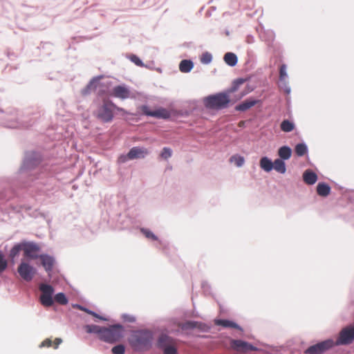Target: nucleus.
Segmentation results:
<instances>
[{
	"label": "nucleus",
	"instance_id": "obj_33",
	"mask_svg": "<svg viewBox=\"0 0 354 354\" xmlns=\"http://www.w3.org/2000/svg\"><path fill=\"white\" fill-rule=\"evenodd\" d=\"M142 233L148 239H151L153 241L158 240V237L149 230L142 228L141 229Z\"/></svg>",
	"mask_w": 354,
	"mask_h": 354
},
{
	"label": "nucleus",
	"instance_id": "obj_4",
	"mask_svg": "<svg viewBox=\"0 0 354 354\" xmlns=\"http://www.w3.org/2000/svg\"><path fill=\"white\" fill-rule=\"evenodd\" d=\"M123 333L124 328L120 324L112 325L109 328L104 327L101 340L109 343H113L119 341L123 337Z\"/></svg>",
	"mask_w": 354,
	"mask_h": 354
},
{
	"label": "nucleus",
	"instance_id": "obj_17",
	"mask_svg": "<svg viewBox=\"0 0 354 354\" xmlns=\"http://www.w3.org/2000/svg\"><path fill=\"white\" fill-rule=\"evenodd\" d=\"M303 180L306 184L311 185L317 180V176L313 171L307 169L303 174Z\"/></svg>",
	"mask_w": 354,
	"mask_h": 354
},
{
	"label": "nucleus",
	"instance_id": "obj_31",
	"mask_svg": "<svg viewBox=\"0 0 354 354\" xmlns=\"http://www.w3.org/2000/svg\"><path fill=\"white\" fill-rule=\"evenodd\" d=\"M245 82V80L242 78L237 79L234 81L232 88L230 89V93L235 92L238 90L239 87Z\"/></svg>",
	"mask_w": 354,
	"mask_h": 354
},
{
	"label": "nucleus",
	"instance_id": "obj_15",
	"mask_svg": "<svg viewBox=\"0 0 354 354\" xmlns=\"http://www.w3.org/2000/svg\"><path fill=\"white\" fill-rule=\"evenodd\" d=\"M41 260V265L45 268L46 272H50L53 268L54 265V259L46 254L39 255V257Z\"/></svg>",
	"mask_w": 354,
	"mask_h": 354
},
{
	"label": "nucleus",
	"instance_id": "obj_44",
	"mask_svg": "<svg viewBox=\"0 0 354 354\" xmlns=\"http://www.w3.org/2000/svg\"><path fill=\"white\" fill-rule=\"evenodd\" d=\"M118 111V112L121 113L122 115H129V113L127 112L126 110H124L123 108H121V107H119V106H117L115 107V111Z\"/></svg>",
	"mask_w": 354,
	"mask_h": 354
},
{
	"label": "nucleus",
	"instance_id": "obj_20",
	"mask_svg": "<svg viewBox=\"0 0 354 354\" xmlns=\"http://www.w3.org/2000/svg\"><path fill=\"white\" fill-rule=\"evenodd\" d=\"M292 150L289 147L283 146L279 149L278 155L279 159L288 160L291 157Z\"/></svg>",
	"mask_w": 354,
	"mask_h": 354
},
{
	"label": "nucleus",
	"instance_id": "obj_36",
	"mask_svg": "<svg viewBox=\"0 0 354 354\" xmlns=\"http://www.w3.org/2000/svg\"><path fill=\"white\" fill-rule=\"evenodd\" d=\"M76 306H77V308L78 309L84 310V311L86 312L87 313H88V314H90V315H93V316H94V317H97V318H98L100 319L106 320L105 318H104V317L97 315L95 313H94V312H93L91 310H88V309H86V308H84V307H82V306H81L80 305H77Z\"/></svg>",
	"mask_w": 354,
	"mask_h": 354
},
{
	"label": "nucleus",
	"instance_id": "obj_22",
	"mask_svg": "<svg viewBox=\"0 0 354 354\" xmlns=\"http://www.w3.org/2000/svg\"><path fill=\"white\" fill-rule=\"evenodd\" d=\"M330 192V187L326 183H319L317 186V192L322 196H327Z\"/></svg>",
	"mask_w": 354,
	"mask_h": 354
},
{
	"label": "nucleus",
	"instance_id": "obj_34",
	"mask_svg": "<svg viewBox=\"0 0 354 354\" xmlns=\"http://www.w3.org/2000/svg\"><path fill=\"white\" fill-rule=\"evenodd\" d=\"M111 351L113 354H124L125 348L122 344H119L113 347Z\"/></svg>",
	"mask_w": 354,
	"mask_h": 354
},
{
	"label": "nucleus",
	"instance_id": "obj_23",
	"mask_svg": "<svg viewBox=\"0 0 354 354\" xmlns=\"http://www.w3.org/2000/svg\"><path fill=\"white\" fill-rule=\"evenodd\" d=\"M260 167L266 171H270L273 169V162L267 157L260 160Z\"/></svg>",
	"mask_w": 354,
	"mask_h": 354
},
{
	"label": "nucleus",
	"instance_id": "obj_38",
	"mask_svg": "<svg viewBox=\"0 0 354 354\" xmlns=\"http://www.w3.org/2000/svg\"><path fill=\"white\" fill-rule=\"evenodd\" d=\"M95 83H94V82H91L89 84H88L87 86L84 89L82 90V95H88L91 90H93L95 88Z\"/></svg>",
	"mask_w": 354,
	"mask_h": 354
},
{
	"label": "nucleus",
	"instance_id": "obj_9",
	"mask_svg": "<svg viewBox=\"0 0 354 354\" xmlns=\"http://www.w3.org/2000/svg\"><path fill=\"white\" fill-rule=\"evenodd\" d=\"M110 95L121 100L136 97V94L124 84L114 86L111 91Z\"/></svg>",
	"mask_w": 354,
	"mask_h": 354
},
{
	"label": "nucleus",
	"instance_id": "obj_30",
	"mask_svg": "<svg viewBox=\"0 0 354 354\" xmlns=\"http://www.w3.org/2000/svg\"><path fill=\"white\" fill-rule=\"evenodd\" d=\"M55 300L56 302L62 305H65L68 303V299L66 295L62 292L57 293L55 296Z\"/></svg>",
	"mask_w": 354,
	"mask_h": 354
},
{
	"label": "nucleus",
	"instance_id": "obj_29",
	"mask_svg": "<svg viewBox=\"0 0 354 354\" xmlns=\"http://www.w3.org/2000/svg\"><path fill=\"white\" fill-rule=\"evenodd\" d=\"M230 162H234L237 167H241L245 162L244 158L239 155H234L230 158Z\"/></svg>",
	"mask_w": 354,
	"mask_h": 354
},
{
	"label": "nucleus",
	"instance_id": "obj_40",
	"mask_svg": "<svg viewBox=\"0 0 354 354\" xmlns=\"http://www.w3.org/2000/svg\"><path fill=\"white\" fill-rule=\"evenodd\" d=\"M131 59L137 66H142V61L136 55H132L131 57Z\"/></svg>",
	"mask_w": 354,
	"mask_h": 354
},
{
	"label": "nucleus",
	"instance_id": "obj_24",
	"mask_svg": "<svg viewBox=\"0 0 354 354\" xmlns=\"http://www.w3.org/2000/svg\"><path fill=\"white\" fill-rule=\"evenodd\" d=\"M223 59H224L225 62L230 66H234L237 63V57L233 53H225Z\"/></svg>",
	"mask_w": 354,
	"mask_h": 354
},
{
	"label": "nucleus",
	"instance_id": "obj_26",
	"mask_svg": "<svg viewBox=\"0 0 354 354\" xmlns=\"http://www.w3.org/2000/svg\"><path fill=\"white\" fill-rule=\"evenodd\" d=\"M104 327H101L97 325H86L85 326L86 331L88 333H96L99 335V338L101 339L102 334V329Z\"/></svg>",
	"mask_w": 354,
	"mask_h": 354
},
{
	"label": "nucleus",
	"instance_id": "obj_41",
	"mask_svg": "<svg viewBox=\"0 0 354 354\" xmlns=\"http://www.w3.org/2000/svg\"><path fill=\"white\" fill-rule=\"evenodd\" d=\"M20 246L19 245H15L12 248V249L10 251V254L11 256L14 257L17 254L19 253V250H20Z\"/></svg>",
	"mask_w": 354,
	"mask_h": 354
},
{
	"label": "nucleus",
	"instance_id": "obj_16",
	"mask_svg": "<svg viewBox=\"0 0 354 354\" xmlns=\"http://www.w3.org/2000/svg\"><path fill=\"white\" fill-rule=\"evenodd\" d=\"M258 102H259V101L257 100H254V99H251V98L247 99L242 103L236 106L235 109L236 111H245L248 110L249 109H250L251 107L256 105Z\"/></svg>",
	"mask_w": 354,
	"mask_h": 354
},
{
	"label": "nucleus",
	"instance_id": "obj_2",
	"mask_svg": "<svg viewBox=\"0 0 354 354\" xmlns=\"http://www.w3.org/2000/svg\"><path fill=\"white\" fill-rule=\"evenodd\" d=\"M152 339L151 333L145 330L137 331L129 339L131 346L137 351L142 350L149 346Z\"/></svg>",
	"mask_w": 354,
	"mask_h": 354
},
{
	"label": "nucleus",
	"instance_id": "obj_35",
	"mask_svg": "<svg viewBox=\"0 0 354 354\" xmlns=\"http://www.w3.org/2000/svg\"><path fill=\"white\" fill-rule=\"evenodd\" d=\"M212 59V56L209 53H205L201 57V62L205 64H207L210 63Z\"/></svg>",
	"mask_w": 354,
	"mask_h": 354
},
{
	"label": "nucleus",
	"instance_id": "obj_21",
	"mask_svg": "<svg viewBox=\"0 0 354 354\" xmlns=\"http://www.w3.org/2000/svg\"><path fill=\"white\" fill-rule=\"evenodd\" d=\"M194 64L191 60L183 59L179 64V69L183 73H188L193 68Z\"/></svg>",
	"mask_w": 354,
	"mask_h": 354
},
{
	"label": "nucleus",
	"instance_id": "obj_37",
	"mask_svg": "<svg viewBox=\"0 0 354 354\" xmlns=\"http://www.w3.org/2000/svg\"><path fill=\"white\" fill-rule=\"evenodd\" d=\"M287 77L286 66L282 64L279 68V78L281 80H284Z\"/></svg>",
	"mask_w": 354,
	"mask_h": 354
},
{
	"label": "nucleus",
	"instance_id": "obj_46",
	"mask_svg": "<svg viewBox=\"0 0 354 354\" xmlns=\"http://www.w3.org/2000/svg\"><path fill=\"white\" fill-rule=\"evenodd\" d=\"M243 122H240L239 126L243 125Z\"/></svg>",
	"mask_w": 354,
	"mask_h": 354
},
{
	"label": "nucleus",
	"instance_id": "obj_19",
	"mask_svg": "<svg viewBox=\"0 0 354 354\" xmlns=\"http://www.w3.org/2000/svg\"><path fill=\"white\" fill-rule=\"evenodd\" d=\"M215 324L217 326H221L224 328L241 329L239 326L236 324L235 322L227 319H217L215 321Z\"/></svg>",
	"mask_w": 354,
	"mask_h": 354
},
{
	"label": "nucleus",
	"instance_id": "obj_45",
	"mask_svg": "<svg viewBox=\"0 0 354 354\" xmlns=\"http://www.w3.org/2000/svg\"><path fill=\"white\" fill-rule=\"evenodd\" d=\"M249 91H245V92H243L242 94H241V97L244 96L245 95H246L247 93H248Z\"/></svg>",
	"mask_w": 354,
	"mask_h": 354
},
{
	"label": "nucleus",
	"instance_id": "obj_18",
	"mask_svg": "<svg viewBox=\"0 0 354 354\" xmlns=\"http://www.w3.org/2000/svg\"><path fill=\"white\" fill-rule=\"evenodd\" d=\"M62 342V339L61 338H55L54 341H52L50 338H47L44 339L40 346L41 347H50L53 346L54 348H57L59 345Z\"/></svg>",
	"mask_w": 354,
	"mask_h": 354
},
{
	"label": "nucleus",
	"instance_id": "obj_3",
	"mask_svg": "<svg viewBox=\"0 0 354 354\" xmlns=\"http://www.w3.org/2000/svg\"><path fill=\"white\" fill-rule=\"evenodd\" d=\"M230 101V97L226 93H218L206 97L204 99V104L207 109L219 110L226 108Z\"/></svg>",
	"mask_w": 354,
	"mask_h": 354
},
{
	"label": "nucleus",
	"instance_id": "obj_8",
	"mask_svg": "<svg viewBox=\"0 0 354 354\" xmlns=\"http://www.w3.org/2000/svg\"><path fill=\"white\" fill-rule=\"evenodd\" d=\"M335 346L333 339H326L310 346L305 351V354H322Z\"/></svg>",
	"mask_w": 354,
	"mask_h": 354
},
{
	"label": "nucleus",
	"instance_id": "obj_1",
	"mask_svg": "<svg viewBox=\"0 0 354 354\" xmlns=\"http://www.w3.org/2000/svg\"><path fill=\"white\" fill-rule=\"evenodd\" d=\"M116 105L109 99H104L102 104L95 111V116L102 122H110L114 117Z\"/></svg>",
	"mask_w": 354,
	"mask_h": 354
},
{
	"label": "nucleus",
	"instance_id": "obj_25",
	"mask_svg": "<svg viewBox=\"0 0 354 354\" xmlns=\"http://www.w3.org/2000/svg\"><path fill=\"white\" fill-rule=\"evenodd\" d=\"M273 169L280 174H284L286 171V164L281 159H276L273 162Z\"/></svg>",
	"mask_w": 354,
	"mask_h": 354
},
{
	"label": "nucleus",
	"instance_id": "obj_5",
	"mask_svg": "<svg viewBox=\"0 0 354 354\" xmlns=\"http://www.w3.org/2000/svg\"><path fill=\"white\" fill-rule=\"evenodd\" d=\"M158 346L162 349L163 354H178L176 340L167 335L159 337Z\"/></svg>",
	"mask_w": 354,
	"mask_h": 354
},
{
	"label": "nucleus",
	"instance_id": "obj_39",
	"mask_svg": "<svg viewBox=\"0 0 354 354\" xmlns=\"http://www.w3.org/2000/svg\"><path fill=\"white\" fill-rule=\"evenodd\" d=\"M8 263L6 259H4L3 256L0 254V272H2L7 268Z\"/></svg>",
	"mask_w": 354,
	"mask_h": 354
},
{
	"label": "nucleus",
	"instance_id": "obj_42",
	"mask_svg": "<svg viewBox=\"0 0 354 354\" xmlns=\"http://www.w3.org/2000/svg\"><path fill=\"white\" fill-rule=\"evenodd\" d=\"M129 159V153L127 154V155H121L119 158H118V162L120 163H124L126 161H127Z\"/></svg>",
	"mask_w": 354,
	"mask_h": 354
},
{
	"label": "nucleus",
	"instance_id": "obj_11",
	"mask_svg": "<svg viewBox=\"0 0 354 354\" xmlns=\"http://www.w3.org/2000/svg\"><path fill=\"white\" fill-rule=\"evenodd\" d=\"M140 109L145 115L148 116L163 119H167L170 117L169 111L164 108H160L155 111H150L149 108L147 106L142 105L140 106Z\"/></svg>",
	"mask_w": 354,
	"mask_h": 354
},
{
	"label": "nucleus",
	"instance_id": "obj_7",
	"mask_svg": "<svg viewBox=\"0 0 354 354\" xmlns=\"http://www.w3.org/2000/svg\"><path fill=\"white\" fill-rule=\"evenodd\" d=\"M39 290L41 292L40 296V302L45 307H50L53 304V295L54 289L52 286L41 283L39 286Z\"/></svg>",
	"mask_w": 354,
	"mask_h": 354
},
{
	"label": "nucleus",
	"instance_id": "obj_27",
	"mask_svg": "<svg viewBox=\"0 0 354 354\" xmlns=\"http://www.w3.org/2000/svg\"><path fill=\"white\" fill-rule=\"evenodd\" d=\"M281 129L284 132H290L295 129V124L293 122L289 121L288 120H284L281 123Z\"/></svg>",
	"mask_w": 354,
	"mask_h": 354
},
{
	"label": "nucleus",
	"instance_id": "obj_10",
	"mask_svg": "<svg viewBox=\"0 0 354 354\" xmlns=\"http://www.w3.org/2000/svg\"><path fill=\"white\" fill-rule=\"evenodd\" d=\"M17 272L26 281H30L36 274L35 268L25 261H21L19 265Z\"/></svg>",
	"mask_w": 354,
	"mask_h": 354
},
{
	"label": "nucleus",
	"instance_id": "obj_28",
	"mask_svg": "<svg viewBox=\"0 0 354 354\" xmlns=\"http://www.w3.org/2000/svg\"><path fill=\"white\" fill-rule=\"evenodd\" d=\"M295 151L298 156H303L307 152V147L304 143H299L295 146Z\"/></svg>",
	"mask_w": 354,
	"mask_h": 354
},
{
	"label": "nucleus",
	"instance_id": "obj_32",
	"mask_svg": "<svg viewBox=\"0 0 354 354\" xmlns=\"http://www.w3.org/2000/svg\"><path fill=\"white\" fill-rule=\"evenodd\" d=\"M172 155V151L170 148L164 147L160 154L162 159L167 160Z\"/></svg>",
	"mask_w": 354,
	"mask_h": 354
},
{
	"label": "nucleus",
	"instance_id": "obj_6",
	"mask_svg": "<svg viewBox=\"0 0 354 354\" xmlns=\"http://www.w3.org/2000/svg\"><path fill=\"white\" fill-rule=\"evenodd\" d=\"M354 341V325L345 327L341 330L339 336L334 342L335 345H348Z\"/></svg>",
	"mask_w": 354,
	"mask_h": 354
},
{
	"label": "nucleus",
	"instance_id": "obj_43",
	"mask_svg": "<svg viewBox=\"0 0 354 354\" xmlns=\"http://www.w3.org/2000/svg\"><path fill=\"white\" fill-rule=\"evenodd\" d=\"M197 322H187L185 323V327L187 328H194L197 326Z\"/></svg>",
	"mask_w": 354,
	"mask_h": 354
},
{
	"label": "nucleus",
	"instance_id": "obj_13",
	"mask_svg": "<svg viewBox=\"0 0 354 354\" xmlns=\"http://www.w3.org/2000/svg\"><path fill=\"white\" fill-rule=\"evenodd\" d=\"M230 346L239 353H245L248 351L254 350V347L252 345L242 340L232 339L230 342Z\"/></svg>",
	"mask_w": 354,
	"mask_h": 354
},
{
	"label": "nucleus",
	"instance_id": "obj_14",
	"mask_svg": "<svg viewBox=\"0 0 354 354\" xmlns=\"http://www.w3.org/2000/svg\"><path fill=\"white\" fill-rule=\"evenodd\" d=\"M148 153L149 151L147 149L134 147L131 148L129 151V159L133 160L138 158H145V156Z\"/></svg>",
	"mask_w": 354,
	"mask_h": 354
},
{
	"label": "nucleus",
	"instance_id": "obj_12",
	"mask_svg": "<svg viewBox=\"0 0 354 354\" xmlns=\"http://www.w3.org/2000/svg\"><path fill=\"white\" fill-rule=\"evenodd\" d=\"M24 255L31 259H36L39 257L37 254L40 248L35 243H26L23 245Z\"/></svg>",
	"mask_w": 354,
	"mask_h": 354
}]
</instances>
